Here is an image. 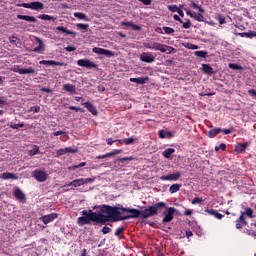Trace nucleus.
I'll return each mask as SVG.
<instances>
[{"label": "nucleus", "mask_w": 256, "mask_h": 256, "mask_svg": "<svg viewBox=\"0 0 256 256\" xmlns=\"http://www.w3.org/2000/svg\"><path fill=\"white\" fill-rule=\"evenodd\" d=\"M101 213L109 215L110 219L113 221H127V219H143V212L141 210H137L135 208H125L123 205L110 206V205H102L100 209Z\"/></svg>", "instance_id": "nucleus-1"}, {"label": "nucleus", "mask_w": 256, "mask_h": 256, "mask_svg": "<svg viewBox=\"0 0 256 256\" xmlns=\"http://www.w3.org/2000/svg\"><path fill=\"white\" fill-rule=\"evenodd\" d=\"M81 217H78L77 223L80 225V227H83V225H89L91 221L94 223H100L101 225H105L110 219L109 215L93 212V210H83Z\"/></svg>", "instance_id": "nucleus-2"}, {"label": "nucleus", "mask_w": 256, "mask_h": 256, "mask_svg": "<svg viewBox=\"0 0 256 256\" xmlns=\"http://www.w3.org/2000/svg\"><path fill=\"white\" fill-rule=\"evenodd\" d=\"M142 219H149V217H155L161 209H167V203L165 202H158L152 206L142 207Z\"/></svg>", "instance_id": "nucleus-3"}, {"label": "nucleus", "mask_w": 256, "mask_h": 256, "mask_svg": "<svg viewBox=\"0 0 256 256\" xmlns=\"http://www.w3.org/2000/svg\"><path fill=\"white\" fill-rule=\"evenodd\" d=\"M190 7L191 9H195L199 12L198 14L194 12V15H191L192 19H195V21H199L200 23L203 22L204 17L203 14H201L205 13V9H203V6L195 3L194 1H191Z\"/></svg>", "instance_id": "nucleus-4"}, {"label": "nucleus", "mask_w": 256, "mask_h": 256, "mask_svg": "<svg viewBox=\"0 0 256 256\" xmlns=\"http://www.w3.org/2000/svg\"><path fill=\"white\" fill-rule=\"evenodd\" d=\"M177 211V209H175V207H168L166 209V211L163 212V219H162V223H171L172 219H175V212Z\"/></svg>", "instance_id": "nucleus-5"}, {"label": "nucleus", "mask_w": 256, "mask_h": 256, "mask_svg": "<svg viewBox=\"0 0 256 256\" xmlns=\"http://www.w3.org/2000/svg\"><path fill=\"white\" fill-rule=\"evenodd\" d=\"M12 71L14 73H19V75H33V73H35V68H21L19 65H14Z\"/></svg>", "instance_id": "nucleus-6"}, {"label": "nucleus", "mask_w": 256, "mask_h": 256, "mask_svg": "<svg viewBox=\"0 0 256 256\" xmlns=\"http://www.w3.org/2000/svg\"><path fill=\"white\" fill-rule=\"evenodd\" d=\"M79 67H86V69H99V66L89 59H80L77 61Z\"/></svg>", "instance_id": "nucleus-7"}, {"label": "nucleus", "mask_w": 256, "mask_h": 256, "mask_svg": "<svg viewBox=\"0 0 256 256\" xmlns=\"http://www.w3.org/2000/svg\"><path fill=\"white\" fill-rule=\"evenodd\" d=\"M33 177L38 183H45L47 181V174L43 170H34Z\"/></svg>", "instance_id": "nucleus-8"}, {"label": "nucleus", "mask_w": 256, "mask_h": 256, "mask_svg": "<svg viewBox=\"0 0 256 256\" xmlns=\"http://www.w3.org/2000/svg\"><path fill=\"white\" fill-rule=\"evenodd\" d=\"M140 61L142 63H155V56L151 52H142L140 54Z\"/></svg>", "instance_id": "nucleus-9"}, {"label": "nucleus", "mask_w": 256, "mask_h": 256, "mask_svg": "<svg viewBox=\"0 0 256 256\" xmlns=\"http://www.w3.org/2000/svg\"><path fill=\"white\" fill-rule=\"evenodd\" d=\"M161 181H179L181 179V172L177 171L173 174L163 175L160 177Z\"/></svg>", "instance_id": "nucleus-10"}, {"label": "nucleus", "mask_w": 256, "mask_h": 256, "mask_svg": "<svg viewBox=\"0 0 256 256\" xmlns=\"http://www.w3.org/2000/svg\"><path fill=\"white\" fill-rule=\"evenodd\" d=\"M58 217H59V214L51 213V214L40 217V221H42L44 225H49V223H53V220L57 219Z\"/></svg>", "instance_id": "nucleus-11"}, {"label": "nucleus", "mask_w": 256, "mask_h": 256, "mask_svg": "<svg viewBox=\"0 0 256 256\" xmlns=\"http://www.w3.org/2000/svg\"><path fill=\"white\" fill-rule=\"evenodd\" d=\"M13 195L15 199H17V201H20L21 203H25V201H27L25 193H23V191L19 187L14 189Z\"/></svg>", "instance_id": "nucleus-12"}, {"label": "nucleus", "mask_w": 256, "mask_h": 256, "mask_svg": "<svg viewBox=\"0 0 256 256\" xmlns=\"http://www.w3.org/2000/svg\"><path fill=\"white\" fill-rule=\"evenodd\" d=\"M240 216L246 219L247 217L248 219H254L255 215H253V208L251 207L244 208V211L240 213Z\"/></svg>", "instance_id": "nucleus-13"}, {"label": "nucleus", "mask_w": 256, "mask_h": 256, "mask_svg": "<svg viewBox=\"0 0 256 256\" xmlns=\"http://www.w3.org/2000/svg\"><path fill=\"white\" fill-rule=\"evenodd\" d=\"M246 225H249L247 219L240 215L239 218L236 219V229H243Z\"/></svg>", "instance_id": "nucleus-14"}, {"label": "nucleus", "mask_w": 256, "mask_h": 256, "mask_svg": "<svg viewBox=\"0 0 256 256\" xmlns=\"http://www.w3.org/2000/svg\"><path fill=\"white\" fill-rule=\"evenodd\" d=\"M17 19H20L21 21H28V23H37V18L34 16L18 14Z\"/></svg>", "instance_id": "nucleus-15"}, {"label": "nucleus", "mask_w": 256, "mask_h": 256, "mask_svg": "<svg viewBox=\"0 0 256 256\" xmlns=\"http://www.w3.org/2000/svg\"><path fill=\"white\" fill-rule=\"evenodd\" d=\"M40 65H56L58 67H63L65 63L63 62H57L55 60H42L39 62Z\"/></svg>", "instance_id": "nucleus-16"}, {"label": "nucleus", "mask_w": 256, "mask_h": 256, "mask_svg": "<svg viewBox=\"0 0 256 256\" xmlns=\"http://www.w3.org/2000/svg\"><path fill=\"white\" fill-rule=\"evenodd\" d=\"M63 90L66 91V93H71V95H75V93H77V88L73 84H64Z\"/></svg>", "instance_id": "nucleus-17"}, {"label": "nucleus", "mask_w": 256, "mask_h": 256, "mask_svg": "<svg viewBox=\"0 0 256 256\" xmlns=\"http://www.w3.org/2000/svg\"><path fill=\"white\" fill-rule=\"evenodd\" d=\"M81 185H84L83 184V179L82 178H79V179H75L73 180L72 182L68 183V184H65L63 187H81Z\"/></svg>", "instance_id": "nucleus-18"}, {"label": "nucleus", "mask_w": 256, "mask_h": 256, "mask_svg": "<svg viewBox=\"0 0 256 256\" xmlns=\"http://www.w3.org/2000/svg\"><path fill=\"white\" fill-rule=\"evenodd\" d=\"M83 105L89 111V113H92V115H98L99 112L93 104H91L90 102H85L83 103Z\"/></svg>", "instance_id": "nucleus-19"}, {"label": "nucleus", "mask_w": 256, "mask_h": 256, "mask_svg": "<svg viewBox=\"0 0 256 256\" xmlns=\"http://www.w3.org/2000/svg\"><path fill=\"white\" fill-rule=\"evenodd\" d=\"M147 81H149V77L130 78L131 83H137L138 85H145Z\"/></svg>", "instance_id": "nucleus-20"}, {"label": "nucleus", "mask_w": 256, "mask_h": 256, "mask_svg": "<svg viewBox=\"0 0 256 256\" xmlns=\"http://www.w3.org/2000/svg\"><path fill=\"white\" fill-rule=\"evenodd\" d=\"M122 27H131L133 31H141V26L134 24L133 22H121Z\"/></svg>", "instance_id": "nucleus-21"}, {"label": "nucleus", "mask_w": 256, "mask_h": 256, "mask_svg": "<svg viewBox=\"0 0 256 256\" xmlns=\"http://www.w3.org/2000/svg\"><path fill=\"white\" fill-rule=\"evenodd\" d=\"M56 31H61V33H66V35H71L73 38L77 37V32L68 30L67 28H65L63 26L56 27Z\"/></svg>", "instance_id": "nucleus-22"}, {"label": "nucleus", "mask_w": 256, "mask_h": 256, "mask_svg": "<svg viewBox=\"0 0 256 256\" xmlns=\"http://www.w3.org/2000/svg\"><path fill=\"white\" fill-rule=\"evenodd\" d=\"M202 71L206 75H215V71H213V67H211V64H202Z\"/></svg>", "instance_id": "nucleus-23"}, {"label": "nucleus", "mask_w": 256, "mask_h": 256, "mask_svg": "<svg viewBox=\"0 0 256 256\" xmlns=\"http://www.w3.org/2000/svg\"><path fill=\"white\" fill-rule=\"evenodd\" d=\"M0 179H13V180H17L19 179V176H16L15 174L11 173V172H4L2 174H0Z\"/></svg>", "instance_id": "nucleus-24"}, {"label": "nucleus", "mask_w": 256, "mask_h": 256, "mask_svg": "<svg viewBox=\"0 0 256 256\" xmlns=\"http://www.w3.org/2000/svg\"><path fill=\"white\" fill-rule=\"evenodd\" d=\"M38 47L33 48L34 53H43L45 51V44H43V40L37 38Z\"/></svg>", "instance_id": "nucleus-25"}, {"label": "nucleus", "mask_w": 256, "mask_h": 256, "mask_svg": "<svg viewBox=\"0 0 256 256\" xmlns=\"http://www.w3.org/2000/svg\"><path fill=\"white\" fill-rule=\"evenodd\" d=\"M32 11H41L43 9V3L42 2H31V8Z\"/></svg>", "instance_id": "nucleus-26"}, {"label": "nucleus", "mask_w": 256, "mask_h": 256, "mask_svg": "<svg viewBox=\"0 0 256 256\" xmlns=\"http://www.w3.org/2000/svg\"><path fill=\"white\" fill-rule=\"evenodd\" d=\"M173 153H175V148H167L162 152V155L165 159H171Z\"/></svg>", "instance_id": "nucleus-27"}, {"label": "nucleus", "mask_w": 256, "mask_h": 256, "mask_svg": "<svg viewBox=\"0 0 256 256\" xmlns=\"http://www.w3.org/2000/svg\"><path fill=\"white\" fill-rule=\"evenodd\" d=\"M158 136L160 139H165V137H167L168 139H171V137H173V133L165 130H160L158 132Z\"/></svg>", "instance_id": "nucleus-28"}, {"label": "nucleus", "mask_w": 256, "mask_h": 256, "mask_svg": "<svg viewBox=\"0 0 256 256\" xmlns=\"http://www.w3.org/2000/svg\"><path fill=\"white\" fill-rule=\"evenodd\" d=\"M38 19H42V21H57V18L48 14H40L38 15Z\"/></svg>", "instance_id": "nucleus-29"}, {"label": "nucleus", "mask_w": 256, "mask_h": 256, "mask_svg": "<svg viewBox=\"0 0 256 256\" xmlns=\"http://www.w3.org/2000/svg\"><path fill=\"white\" fill-rule=\"evenodd\" d=\"M155 51H160L161 53H167V45L156 42Z\"/></svg>", "instance_id": "nucleus-30"}, {"label": "nucleus", "mask_w": 256, "mask_h": 256, "mask_svg": "<svg viewBox=\"0 0 256 256\" xmlns=\"http://www.w3.org/2000/svg\"><path fill=\"white\" fill-rule=\"evenodd\" d=\"M218 133H221V128H214V129H211V130L208 132V137H209L210 139H215V136H216Z\"/></svg>", "instance_id": "nucleus-31"}, {"label": "nucleus", "mask_w": 256, "mask_h": 256, "mask_svg": "<svg viewBox=\"0 0 256 256\" xmlns=\"http://www.w3.org/2000/svg\"><path fill=\"white\" fill-rule=\"evenodd\" d=\"M74 17H76L77 19H80L82 21H89V17H87V15H85L83 12L74 13Z\"/></svg>", "instance_id": "nucleus-32"}, {"label": "nucleus", "mask_w": 256, "mask_h": 256, "mask_svg": "<svg viewBox=\"0 0 256 256\" xmlns=\"http://www.w3.org/2000/svg\"><path fill=\"white\" fill-rule=\"evenodd\" d=\"M194 55L200 59H207V51L204 50L195 51Z\"/></svg>", "instance_id": "nucleus-33"}, {"label": "nucleus", "mask_w": 256, "mask_h": 256, "mask_svg": "<svg viewBox=\"0 0 256 256\" xmlns=\"http://www.w3.org/2000/svg\"><path fill=\"white\" fill-rule=\"evenodd\" d=\"M182 185L181 184H172L169 188L170 193H177L179 189H181Z\"/></svg>", "instance_id": "nucleus-34"}, {"label": "nucleus", "mask_w": 256, "mask_h": 256, "mask_svg": "<svg viewBox=\"0 0 256 256\" xmlns=\"http://www.w3.org/2000/svg\"><path fill=\"white\" fill-rule=\"evenodd\" d=\"M228 67H229V69H233L234 71H243L242 66L238 65L236 63H229Z\"/></svg>", "instance_id": "nucleus-35"}, {"label": "nucleus", "mask_w": 256, "mask_h": 256, "mask_svg": "<svg viewBox=\"0 0 256 256\" xmlns=\"http://www.w3.org/2000/svg\"><path fill=\"white\" fill-rule=\"evenodd\" d=\"M215 19L220 23V25H225V23H227L225 17L222 14H216Z\"/></svg>", "instance_id": "nucleus-36"}, {"label": "nucleus", "mask_w": 256, "mask_h": 256, "mask_svg": "<svg viewBox=\"0 0 256 256\" xmlns=\"http://www.w3.org/2000/svg\"><path fill=\"white\" fill-rule=\"evenodd\" d=\"M87 165V162H81L78 165L70 166L68 169L69 171H75L76 169H81V167H85Z\"/></svg>", "instance_id": "nucleus-37"}, {"label": "nucleus", "mask_w": 256, "mask_h": 256, "mask_svg": "<svg viewBox=\"0 0 256 256\" xmlns=\"http://www.w3.org/2000/svg\"><path fill=\"white\" fill-rule=\"evenodd\" d=\"M39 153H41V152L39 151V146H37V145H34L33 149L29 151L30 157L39 155Z\"/></svg>", "instance_id": "nucleus-38"}, {"label": "nucleus", "mask_w": 256, "mask_h": 256, "mask_svg": "<svg viewBox=\"0 0 256 256\" xmlns=\"http://www.w3.org/2000/svg\"><path fill=\"white\" fill-rule=\"evenodd\" d=\"M143 45L146 49H150L151 51H155V46L157 45V42H154V43L144 42Z\"/></svg>", "instance_id": "nucleus-39"}, {"label": "nucleus", "mask_w": 256, "mask_h": 256, "mask_svg": "<svg viewBox=\"0 0 256 256\" xmlns=\"http://www.w3.org/2000/svg\"><path fill=\"white\" fill-rule=\"evenodd\" d=\"M9 41L11 45H15L17 47V43H21V40L17 38L16 36H10Z\"/></svg>", "instance_id": "nucleus-40"}, {"label": "nucleus", "mask_w": 256, "mask_h": 256, "mask_svg": "<svg viewBox=\"0 0 256 256\" xmlns=\"http://www.w3.org/2000/svg\"><path fill=\"white\" fill-rule=\"evenodd\" d=\"M117 161H119L120 163H125V161H137V158L130 156V157L118 158Z\"/></svg>", "instance_id": "nucleus-41"}, {"label": "nucleus", "mask_w": 256, "mask_h": 256, "mask_svg": "<svg viewBox=\"0 0 256 256\" xmlns=\"http://www.w3.org/2000/svg\"><path fill=\"white\" fill-rule=\"evenodd\" d=\"M247 149V144H238L236 146L237 153H243Z\"/></svg>", "instance_id": "nucleus-42"}, {"label": "nucleus", "mask_w": 256, "mask_h": 256, "mask_svg": "<svg viewBox=\"0 0 256 256\" xmlns=\"http://www.w3.org/2000/svg\"><path fill=\"white\" fill-rule=\"evenodd\" d=\"M184 47L186 49H192V50L199 49V46H197L195 44H191L189 42L184 43Z\"/></svg>", "instance_id": "nucleus-43"}, {"label": "nucleus", "mask_w": 256, "mask_h": 256, "mask_svg": "<svg viewBox=\"0 0 256 256\" xmlns=\"http://www.w3.org/2000/svg\"><path fill=\"white\" fill-rule=\"evenodd\" d=\"M76 27L82 31H87V29H89V24L78 23L76 24Z\"/></svg>", "instance_id": "nucleus-44"}, {"label": "nucleus", "mask_w": 256, "mask_h": 256, "mask_svg": "<svg viewBox=\"0 0 256 256\" xmlns=\"http://www.w3.org/2000/svg\"><path fill=\"white\" fill-rule=\"evenodd\" d=\"M121 153H123L122 149H114L113 151L108 152L110 157H114V155H121Z\"/></svg>", "instance_id": "nucleus-45"}, {"label": "nucleus", "mask_w": 256, "mask_h": 256, "mask_svg": "<svg viewBox=\"0 0 256 256\" xmlns=\"http://www.w3.org/2000/svg\"><path fill=\"white\" fill-rule=\"evenodd\" d=\"M163 31L166 33V35H171V34L175 33V29H173L171 27H167V26L163 27Z\"/></svg>", "instance_id": "nucleus-46"}, {"label": "nucleus", "mask_w": 256, "mask_h": 256, "mask_svg": "<svg viewBox=\"0 0 256 256\" xmlns=\"http://www.w3.org/2000/svg\"><path fill=\"white\" fill-rule=\"evenodd\" d=\"M93 53H96V55H103L105 49L103 48H99V47H94L92 49Z\"/></svg>", "instance_id": "nucleus-47"}, {"label": "nucleus", "mask_w": 256, "mask_h": 256, "mask_svg": "<svg viewBox=\"0 0 256 256\" xmlns=\"http://www.w3.org/2000/svg\"><path fill=\"white\" fill-rule=\"evenodd\" d=\"M168 10H170L171 13H177L179 11V7L177 5H168Z\"/></svg>", "instance_id": "nucleus-48"}, {"label": "nucleus", "mask_w": 256, "mask_h": 256, "mask_svg": "<svg viewBox=\"0 0 256 256\" xmlns=\"http://www.w3.org/2000/svg\"><path fill=\"white\" fill-rule=\"evenodd\" d=\"M221 149V151H225V149H227V145L225 143H221L219 146H215V151H219Z\"/></svg>", "instance_id": "nucleus-49"}, {"label": "nucleus", "mask_w": 256, "mask_h": 256, "mask_svg": "<svg viewBox=\"0 0 256 256\" xmlns=\"http://www.w3.org/2000/svg\"><path fill=\"white\" fill-rule=\"evenodd\" d=\"M95 181V178H82L83 185H87V183H93Z\"/></svg>", "instance_id": "nucleus-50"}, {"label": "nucleus", "mask_w": 256, "mask_h": 256, "mask_svg": "<svg viewBox=\"0 0 256 256\" xmlns=\"http://www.w3.org/2000/svg\"><path fill=\"white\" fill-rule=\"evenodd\" d=\"M133 143H135V138H125V145H133Z\"/></svg>", "instance_id": "nucleus-51"}, {"label": "nucleus", "mask_w": 256, "mask_h": 256, "mask_svg": "<svg viewBox=\"0 0 256 256\" xmlns=\"http://www.w3.org/2000/svg\"><path fill=\"white\" fill-rule=\"evenodd\" d=\"M19 127H25V123H20V124H11L10 129H19Z\"/></svg>", "instance_id": "nucleus-52"}, {"label": "nucleus", "mask_w": 256, "mask_h": 256, "mask_svg": "<svg viewBox=\"0 0 256 256\" xmlns=\"http://www.w3.org/2000/svg\"><path fill=\"white\" fill-rule=\"evenodd\" d=\"M123 231H125V227H119V228L116 229L114 235L116 237H119V235H121V233H123Z\"/></svg>", "instance_id": "nucleus-53"}, {"label": "nucleus", "mask_w": 256, "mask_h": 256, "mask_svg": "<svg viewBox=\"0 0 256 256\" xmlns=\"http://www.w3.org/2000/svg\"><path fill=\"white\" fill-rule=\"evenodd\" d=\"M102 55H105L106 57H113V55L115 54L111 50L104 49V52Z\"/></svg>", "instance_id": "nucleus-54"}, {"label": "nucleus", "mask_w": 256, "mask_h": 256, "mask_svg": "<svg viewBox=\"0 0 256 256\" xmlns=\"http://www.w3.org/2000/svg\"><path fill=\"white\" fill-rule=\"evenodd\" d=\"M199 203H203V198H199V197H195L193 200H192V205H197Z\"/></svg>", "instance_id": "nucleus-55"}, {"label": "nucleus", "mask_w": 256, "mask_h": 256, "mask_svg": "<svg viewBox=\"0 0 256 256\" xmlns=\"http://www.w3.org/2000/svg\"><path fill=\"white\" fill-rule=\"evenodd\" d=\"M183 28L184 29H191V20H187L186 22H183Z\"/></svg>", "instance_id": "nucleus-56"}, {"label": "nucleus", "mask_w": 256, "mask_h": 256, "mask_svg": "<svg viewBox=\"0 0 256 256\" xmlns=\"http://www.w3.org/2000/svg\"><path fill=\"white\" fill-rule=\"evenodd\" d=\"M7 105V98L0 96V107Z\"/></svg>", "instance_id": "nucleus-57"}, {"label": "nucleus", "mask_w": 256, "mask_h": 256, "mask_svg": "<svg viewBox=\"0 0 256 256\" xmlns=\"http://www.w3.org/2000/svg\"><path fill=\"white\" fill-rule=\"evenodd\" d=\"M101 231L103 235H107V233H111V228L108 226H104Z\"/></svg>", "instance_id": "nucleus-58"}, {"label": "nucleus", "mask_w": 256, "mask_h": 256, "mask_svg": "<svg viewBox=\"0 0 256 256\" xmlns=\"http://www.w3.org/2000/svg\"><path fill=\"white\" fill-rule=\"evenodd\" d=\"M166 51H168V54L171 55L176 52L175 48L173 46H168L166 47Z\"/></svg>", "instance_id": "nucleus-59"}, {"label": "nucleus", "mask_w": 256, "mask_h": 256, "mask_svg": "<svg viewBox=\"0 0 256 256\" xmlns=\"http://www.w3.org/2000/svg\"><path fill=\"white\" fill-rule=\"evenodd\" d=\"M67 151L65 150V148L59 149L57 151V157H61V155H66Z\"/></svg>", "instance_id": "nucleus-60"}, {"label": "nucleus", "mask_w": 256, "mask_h": 256, "mask_svg": "<svg viewBox=\"0 0 256 256\" xmlns=\"http://www.w3.org/2000/svg\"><path fill=\"white\" fill-rule=\"evenodd\" d=\"M66 153H77V148L66 147Z\"/></svg>", "instance_id": "nucleus-61"}, {"label": "nucleus", "mask_w": 256, "mask_h": 256, "mask_svg": "<svg viewBox=\"0 0 256 256\" xmlns=\"http://www.w3.org/2000/svg\"><path fill=\"white\" fill-rule=\"evenodd\" d=\"M205 213H207L208 215H213L215 217V214L217 213V210H213V209H206Z\"/></svg>", "instance_id": "nucleus-62"}, {"label": "nucleus", "mask_w": 256, "mask_h": 256, "mask_svg": "<svg viewBox=\"0 0 256 256\" xmlns=\"http://www.w3.org/2000/svg\"><path fill=\"white\" fill-rule=\"evenodd\" d=\"M68 53H71L72 51H77V48L75 46H68L65 48Z\"/></svg>", "instance_id": "nucleus-63"}, {"label": "nucleus", "mask_w": 256, "mask_h": 256, "mask_svg": "<svg viewBox=\"0 0 256 256\" xmlns=\"http://www.w3.org/2000/svg\"><path fill=\"white\" fill-rule=\"evenodd\" d=\"M248 94L251 95L252 97H256V90L250 89V90H248Z\"/></svg>", "instance_id": "nucleus-64"}]
</instances>
